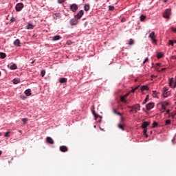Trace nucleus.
I'll return each mask as SVG.
<instances>
[{
  "mask_svg": "<svg viewBox=\"0 0 176 176\" xmlns=\"http://www.w3.org/2000/svg\"><path fill=\"white\" fill-rule=\"evenodd\" d=\"M128 108L129 109H133V111H134V112H135V113H137V112H138V111L141 110V106L140 105V104H135L132 106H128Z\"/></svg>",
  "mask_w": 176,
  "mask_h": 176,
  "instance_id": "1",
  "label": "nucleus"
},
{
  "mask_svg": "<svg viewBox=\"0 0 176 176\" xmlns=\"http://www.w3.org/2000/svg\"><path fill=\"white\" fill-rule=\"evenodd\" d=\"M24 8V4L23 3H17L15 6V10L16 12H21Z\"/></svg>",
  "mask_w": 176,
  "mask_h": 176,
  "instance_id": "2",
  "label": "nucleus"
},
{
  "mask_svg": "<svg viewBox=\"0 0 176 176\" xmlns=\"http://www.w3.org/2000/svg\"><path fill=\"white\" fill-rule=\"evenodd\" d=\"M78 9H79V6L78 4L73 3L70 5V10L71 12H73V13L77 12Z\"/></svg>",
  "mask_w": 176,
  "mask_h": 176,
  "instance_id": "3",
  "label": "nucleus"
},
{
  "mask_svg": "<svg viewBox=\"0 0 176 176\" xmlns=\"http://www.w3.org/2000/svg\"><path fill=\"white\" fill-rule=\"evenodd\" d=\"M69 24L72 26L78 25V24H79V19H76L75 17L72 18L69 21Z\"/></svg>",
  "mask_w": 176,
  "mask_h": 176,
  "instance_id": "4",
  "label": "nucleus"
},
{
  "mask_svg": "<svg viewBox=\"0 0 176 176\" xmlns=\"http://www.w3.org/2000/svg\"><path fill=\"white\" fill-rule=\"evenodd\" d=\"M148 38H150V39H151V41H153V43H154V45H156V43H157V41L155 38V32H151L149 34Z\"/></svg>",
  "mask_w": 176,
  "mask_h": 176,
  "instance_id": "5",
  "label": "nucleus"
},
{
  "mask_svg": "<svg viewBox=\"0 0 176 176\" xmlns=\"http://www.w3.org/2000/svg\"><path fill=\"white\" fill-rule=\"evenodd\" d=\"M83 14H85V12L83 11V10H81L76 15H74V17L75 19L80 20V19H82Z\"/></svg>",
  "mask_w": 176,
  "mask_h": 176,
  "instance_id": "6",
  "label": "nucleus"
},
{
  "mask_svg": "<svg viewBox=\"0 0 176 176\" xmlns=\"http://www.w3.org/2000/svg\"><path fill=\"white\" fill-rule=\"evenodd\" d=\"M170 16H171V10L168 9L166 10L163 17H164V19H170Z\"/></svg>",
  "mask_w": 176,
  "mask_h": 176,
  "instance_id": "7",
  "label": "nucleus"
},
{
  "mask_svg": "<svg viewBox=\"0 0 176 176\" xmlns=\"http://www.w3.org/2000/svg\"><path fill=\"white\" fill-rule=\"evenodd\" d=\"M146 108L147 111H151V109H153L155 108V103L153 102H151L146 104Z\"/></svg>",
  "mask_w": 176,
  "mask_h": 176,
  "instance_id": "8",
  "label": "nucleus"
},
{
  "mask_svg": "<svg viewBox=\"0 0 176 176\" xmlns=\"http://www.w3.org/2000/svg\"><path fill=\"white\" fill-rule=\"evenodd\" d=\"M91 111L92 114L94 115V116L96 120H97V119H98V118H102V116H100V115H98V114H97V113H96V111L94 110V108H91Z\"/></svg>",
  "mask_w": 176,
  "mask_h": 176,
  "instance_id": "9",
  "label": "nucleus"
},
{
  "mask_svg": "<svg viewBox=\"0 0 176 176\" xmlns=\"http://www.w3.org/2000/svg\"><path fill=\"white\" fill-rule=\"evenodd\" d=\"M8 67L10 68V69H12V71H14L17 68V65L15 63H11L8 65Z\"/></svg>",
  "mask_w": 176,
  "mask_h": 176,
  "instance_id": "10",
  "label": "nucleus"
},
{
  "mask_svg": "<svg viewBox=\"0 0 176 176\" xmlns=\"http://www.w3.org/2000/svg\"><path fill=\"white\" fill-rule=\"evenodd\" d=\"M13 45H15L16 47H20V46H21V42H20V39L16 38L14 41Z\"/></svg>",
  "mask_w": 176,
  "mask_h": 176,
  "instance_id": "11",
  "label": "nucleus"
},
{
  "mask_svg": "<svg viewBox=\"0 0 176 176\" xmlns=\"http://www.w3.org/2000/svg\"><path fill=\"white\" fill-rule=\"evenodd\" d=\"M53 17L54 20H58V19H61V13L58 12V13H54L53 14Z\"/></svg>",
  "mask_w": 176,
  "mask_h": 176,
  "instance_id": "12",
  "label": "nucleus"
},
{
  "mask_svg": "<svg viewBox=\"0 0 176 176\" xmlns=\"http://www.w3.org/2000/svg\"><path fill=\"white\" fill-rule=\"evenodd\" d=\"M46 141L48 144H50L51 145H53V144H54V140H53V139L51 137H47Z\"/></svg>",
  "mask_w": 176,
  "mask_h": 176,
  "instance_id": "13",
  "label": "nucleus"
},
{
  "mask_svg": "<svg viewBox=\"0 0 176 176\" xmlns=\"http://www.w3.org/2000/svg\"><path fill=\"white\" fill-rule=\"evenodd\" d=\"M149 124H151V122H146V121H144L142 122V129H146V127L148 126H149Z\"/></svg>",
  "mask_w": 176,
  "mask_h": 176,
  "instance_id": "14",
  "label": "nucleus"
},
{
  "mask_svg": "<svg viewBox=\"0 0 176 176\" xmlns=\"http://www.w3.org/2000/svg\"><path fill=\"white\" fill-rule=\"evenodd\" d=\"M59 149L60 152H68V147L66 146H60Z\"/></svg>",
  "mask_w": 176,
  "mask_h": 176,
  "instance_id": "15",
  "label": "nucleus"
},
{
  "mask_svg": "<svg viewBox=\"0 0 176 176\" xmlns=\"http://www.w3.org/2000/svg\"><path fill=\"white\" fill-rule=\"evenodd\" d=\"M12 82L14 85H19V83L21 82V80L19 78H16L12 80Z\"/></svg>",
  "mask_w": 176,
  "mask_h": 176,
  "instance_id": "16",
  "label": "nucleus"
},
{
  "mask_svg": "<svg viewBox=\"0 0 176 176\" xmlns=\"http://www.w3.org/2000/svg\"><path fill=\"white\" fill-rule=\"evenodd\" d=\"M25 96H27V97H30V96H31L32 94L31 93V89H28L24 91Z\"/></svg>",
  "mask_w": 176,
  "mask_h": 176,
  "instance_id": "17",
  "label": "nucleus"
},
{
  "mask_svg": "<svg viewBox=\"0 0 176 176\" xmlns=\"http://www.w3.org/2000/svg\"><path fill=\"white\" fill-rule=\"evenodd\" d=\"M84 10H85V12H89V10H90V4L89 3L85 4Z\"/></svg>",
  "mask_w": 176,
  "mask_h": 176,
  "instance_id": "18",
  "label": "nucleus"
},
{
  "mask_svg": "<svg viewBox=\"0 0 176 176\" xmlns=\"http://www.w3.org/2000/svg\"><path fill=\"white\" fill-rule=\"evenodd\" d=\"M60 39H61V36H60L59 35H56L52 38V41L54 42H56V41H60Z\"/></svg>",
  "mask_w": 176,
  "mask_h": 176,
  "instance_id": "19",
  "label": "nucleus"
},
{
  "mask_svg": "<svg viewBox=\"0 0 176 176\" xmlns=\"http://www.w3.org/2000/svg\"><path fill=\"white\" fill-rule=\"evenodd\" d=\"M59 83H67V78H60Z\"/></svg>",
  "mask_w": 176,
  "mask_h": 176,
  "instance_id": "20",
  "label": "nucleus"
},
{
  "mask_svg": "<svg viewBox=\"0 0 176 176\" xmlns=\"http://www.w3.org/2000/svg\"><path fill=\"white\" fill-rule=\"evenodd\" d=\"M26 28L27 30H34V25L32 23H28Z\"/></svg>",
  "mask_w": 176,
  "mask_h": 176,
  "instance_id": "21",
  "label": "nucleus"
},
{
  "mask_svg": "<svg viewBox=\"0 0 176 176\" xmlns=\"http://www.w3.org/2000/svg\"><path fill=\"white\" fill-rule=\"evenodd\" d=\"M0 58H1V60L6 58V54L5 52H0Z\"/></svg>",
  "mask_w": 176,
  "mask_h": 176,
  "instance_id": "22",
  "label": "nucleus"
},
{
  "mask_svg": "<svg viewBox=\"0 0 176 176\" xmlns=\"http://www.w3.org/2000/svg\"><path fill=\"white\" fill-rule=\"evenodd\" d=\"M148 100H149V95H146V98L142 102V105H145L148 102Z\"/></svg>",
  "mask_w": 176,
  "mask_h": 176,
  "instance_id": "23",
  "label": "nucleus"
},
{
  "mask_svg": "<svg viewBox=\"0 0 176 176\" xmlns=\"http://www.w3.org/2000/svg\"><path fill=\"white\" fill-rule=\"evenodd\" d=\"M134 43H135L134 39L130 38L129 41L128 43V45H129V46H133V45H134Z\"/></svg>",
  "mask_w": 176,
  "mask_h": 176,
  "instance_id": "24",
  "label": "nucleus"
},
{
  "mask_svg": "<svg viewBox=\"0 0 176 176\" xmlns=\"http://www.w3.org/2000/svg\"><path fill=\"white\" fill-rule=\"evenodd\" d=\"M157 126H159V124L157 122H155V121H154L153 123H152V129H155V127H157Z\"/></svg>",
  "mask_w": 176,
  "mask_h": 176,
  "instance_id": "25",
  "label": "nucleus"
},
{
  "mask_svg": "<svg viewBox=\"0 0 176 176\" xmlns=\"http://www.w3.org/2000/svg\"><path fill=\"white\" fill-rule=\"evenodd\" d=\"M143 133H144V134L146 138H148V133H148V129H146V128L144 129Z\"/></svg>",
  "mask_w": 176,
  "mask_h": 176,
  "instance_id": "26",
  "label": "nucleus"
},
{
  "mask_svg": "<svg viewBox=\"0 0 176 176\" xmlns=\"http://www.w3.org/2000/svg\"><path fill=\"white\" fill-rule=\"evenodd\" d=\"M153 97H155L156 98H159L157 96V91H153Z\"/></svg>",
  "mask_w": 176,
  "mask_h": 176,
  "instance_id": "27",
  "label": "nucleus"
},
{
  "mask_svg": "<svg viewBox=\"0 0 176 176\" xmlns=\"http://www.w3.org/2000/svg\"><path fill=\"white\" fill-rule=\"evenodd\" d=\"M163 96H164V98H167V97H168V96H170V92L166 91V94H164V92Z\"/></svg>",
  "mask_w": 176,
  "mask_h": 176,
  "instance_id": "28",
  "label": "nucleus"
},
{
  "mask_svg": "<svg viewBox=\"0 0 176 176\" xmlns=\"http://www.w3.org/2000/svg\"><path fill=\"white\" fill-rule=\"evenodd\" d=\"M113 112L116 114V115H118V116H122V113H119L118 111H116V109H113Z\"/></svg>",
  "mask_w": 176,
  "mask_h": 176,
  "instance_id": "29",
  "label": "nucleus"
},
{
  "mask_svg": "<svg viewBox=\"0 0 176 176\" xmlns=\"http://www.w3.org/2000/svg\"><path fill=\"white\" fill-rule=\"evenodd\" d=\"M157 58H162V57H163V53H162V52H158V53L157 54Z\"/></svg>",
  "mask_w": 176,
  "mask_h": 176,
  "instance_id": "30",
  "label": "nucleus"
},
{
  "mask_svg": "<svg viewBox=\"0 0 176 176\" xmlns=\"http://www.w3.org/2000/svg\"><path fill=\"white\" fill-rule=\"evenodd\" d=\"M118 127L120 129V130H122V131H124V126L122 124H118Z\"/></svg>",
  "mask_w": 176,
  "mask_h": 176,
  "instance_id": "31",
  "label": "nucleus"
},
{
  "mask_svg": "<svg viewBox=\"0 0 176 176\" xmlns=\"http://www.w3.org/2000/svg\"><path fill=\"white\" fill-rule=\"evenodd\" d=\"M45 74H46V70H45V69L41 70V75L42 78H43V76H45Z\"/></svg>",
  "mask_w": 176,
  "mask_h": 176,
  "instance_id": "32",
  "label": "nucleus"
},
{
  "mask_svg": "<svg viewBox=\"0 0 176 176\" xmlns=\"http://www.w3.org/2000/svg\"><path fill=\"white\" fill-rule=\"evenodd\" d=\"M146 19V16L144 14L140 15V21H144Z\"/></svg>",
  "mask_w": 176,
  "mask_h": 176,
  "instance_id": "33",
  "label": "nucleus"
},
{
  "mask_svg": "<svg viewBox=\"0 0 176 176\" xmlns=\"http://www.w3.org/2000/svg\"><path fill=\"white\" fill-rule=\"evenodd\" d=\"M168 124H171V120H166L165 121V126H167Z\"/></svg>",
  "mask_w": 176,
  "mask_h": 176,
  "instance_id": "34",
  "label": "nucleus"
},
{
  "mask_svg": "<svg viewBox=\"0 0 176 176\" xmlns=\"http://www.w3.org/2000/svg\"><path fill=\"white\" fill-rule=\"evenodd\" d=\"M121 101L125 104L127 102V100H126V98L124 96L121 97Z\"/></svg>",
  "mask_w": 176,
  "mask_h": 176,
  "instance_id": "35",
  "label": "nucleus"
},
{
  "mask_svg": "<svg viewBox=\"0 0 176 176\" xmlns=\"http://www.w3.org/2000/svg\"><path fill=\"white\" fill-rule=\"evenodd\" d=\"M141 90H142V91H143V90H148V87L143 85L141 87Z\"/></svg>",
  "mask_w": 176,
  "mask_h": 176,
  "instance_id": "36",
  "label": "nucleus"
},
{
  "mask_svg": "<svg viewBox=\"0 0 176 176\" xmlns=\"http://www.w3.org/2000/svg\"><path fill=\"white\" fill-rule=\"evenodd\" d=\"M9 134H10V131L6 132L4 137H6L7 138H9Z\"/></svg>",
  "mask_w": 176,
  "mask_h": 176,
  "instance_id": "37",
  "label": "nucleus"
},
{
  "mask_svg": "<svg viewBox=\"0 0 176 176\" xmlns=\"http://www.w3.org/2000/svg\"><path fill=\"white\" fill-rule=\"evenodd\" d=\"M163 90H164V94H166V93H167V91H168V89H167L166 87H164Z\"/></svg>",
  "mask_w": 176,
  "mask_h": 176,
  "instance_id": "38",
  "label": "nucleus"
},
{
  "mask_svg": "<svg viewBox=\"0 0 176 176\" xmlns=\"http://www.w3.org/2000/svg\"><path fill=\"white\" fill-rule=\"evenodd\" d=\"M115 7L113 6H109V10H113Z\"/></svg>",
  "mask_w": 176,
  "mask_h": 176,
  "instance_id": "39",
  "label": "nucleus"
},
{
  "mask_svg": "<svg viewBox=\"0 0 176 176\" xmlns=\"http://www.w3.org/2000/svg\"><path fill=\"white\" fill-rule=\"evenodd\" d=\"M64 2H65V0H58V3H59L60 5L64 3Z\"/></svg>",
  "mask_w": 176,
  "mask_h": 176,
  "instance_id": "40",
  "label": "nucleus"
},
{
  "mask_svg": "<svg viewBox=\"0 0 176 176\" xmlns=\"http://www.w3.org/2000/svg\"><path fill=\"white\" fill-rule=\"evenodd\" d=\"M10 21H11V23H14V21H16V18H14V16H12V17L10 19Z\"/></svg>",
  "mask_w": 176,
  "mask_h": 176,
  "instance_id": "41",
  "label": "nucleus"
},
{
  "mask_svg": "<svg viewBox=\"0 0 176 176\" xmlns=\"http://www.w3.org/2000/svg\"><path fill=\"white\" fill-rule=\"evenodd\" d=\"M28 118H22V122L25 124L28 122Z\"/></svg>",
  "mask_w": 176,
  "mask_h": 176,
  "instance_id": "42",
  "label": "nucleus"
},
{
  "mask_svg": "<svg viewBox=\"0 0 176 176\" xmlns=\"http://www.w3.org/2000/svg\"><path fill=\"white\" fill-rule=\"evenodd\" d=\"M169 45H170V46H174V41L170 40L169 41Z\"/></svg>",
  "mask_w": 176,
  "mask_h": 176,
  "instance_id": "43",
  "label": "nucleus"
},
{
  "mask_svg": "<svg viewBox=\"0 0 176 176\" xmlns=\"http://www.w3.org/2000/svg\"><path fill=\"white\" fill-rule=\"evenodd\" d=\"M30 64H34V63H35V60L30 59Z\"/></svg>",
  "mask_w": 176,
  "mask_h": 176,
  "instance_id": "44",
  "label": "nucleus"
},
{
  "mask_svg": "<svg viewBox=\"0 0 176 176\" xmlns=\"http://www.w3.org/2000/svg\"><path fill=\"white\" fill-rule=\"evenodd\" d=\"M148 58L146 57V58L144 59V60L143 61V64H145V63H146V61H148Z\"/></svg>",
  "mask_w": 176,
  "mask_h": 176,
  "instance_id": "45",
  "label": "nucleus"
},
{
  "mask_svg": "<svg viewBox=\"0 0 176 176\" xmlns=\"http://www.w3.org/2000/svg\"><path fill=\"white\" fill-rule=\"evenodd\" d=\"M162 109H166V105L162 104Z\"/></svg>",
  "mask_w": 176,
  "mask_h": 176,
  "instance_id": "46",
  "label": "nucleus"
},
{
  "mask_svg": "<svg viewBox=\"0 0 176 176\" xmlns=\"http://www.w3.org/2000/svg\"><path fill=\"white\" fill-rule=\"evenodd\" d=\"M130 93H135V91L134 88L132 89L130 91Z\"/></svg>",
  "mask_w": 176,
  "mask_h": 176,
  "instance_id": "47",
  "label": "nucleus"
},
{
  "mask_svg": "<svg viewBox=\"0 0 176 176\" xmlns=\"http://www.w3.org/2000/svg\"><path fill=\"white\" fill-rule=\"evenodd\" d=\"M140 87V86H137L135 87V88H133V89L135 91V90H138V88Z\"/></svg>",
  "mask_w": 176,
  "mask_h": 176,
  "instance_id": "48",
  "label": "nucleus"
},
{
  "mask_svg": "<svg viewBox=\"0 0 176 176\" xmlns=\"http://www.w3.org/2000/svg\"><path fill=\"white\" fill-rule=\"evenodd\" d=\"M102 118H100V119L98 120V123H101Z\"/></svg>",
  "mask_w": 176,
  "mask_h": 176,
  "instance_id": "49",
  "label": "nucleus"
},
{
  "mask_svg": "<svg viewBox=\"0 0 176 176\" xmlns=\"http://www.w3.org/2000/svg\"><path fill=\"white\" fill-rule=\"evenodd\" d=\"M36 36H37L36 34H34L32 37V38H36Z\"/></svg>",
  "mask_w": 176,
  "mask_h": 176,
  "instance_id": "50",
  "label": "nucleus"
},
{
  "mask_svg": "<svg viewBox=\"0 0 176 176\" xmlns=\"http://www.w3.org/2000/svg\"><path fill=\"white\" fill-rule=\"evenodd\" d=\"M129 94H130L129 93H127V94H126L124 96H123L125 98H126V97H128V96H129Z\"/></svg>",
  "mask_w": 176,
  "mask_h": 176,
  "instance_id": "51",
  "label": "nucleus"
},
{
  "mask_svg": "<svg viewBox=\"0 0 176 176\" xmlns=\"http://www.w3.org/2000/svg\"><path fill=\"white\" fill-rule=\"evenodd\" d=\"M162 71H166V68H162L161 70L159 71V72H162Z\"/></svg>",
  "mask_w": 176,
  "mask_h": 176,
  "instance_id": "52",
  "label": "nucleus"
},
{
  "mask_svg": "<svg viewBox=\"0 0 176 176\" xmlns=\"http://www.w3.org/2000/svg\"><path fill=\"white\" fill-rule=\"evenodd\" d=\"M130 113H133V112H134V109H131V110H129Z\"/></svg>",
  "mask_w": 176,
  "mask_h": 176,
  "instance_id": "53",
  "label": "nucleus"
},
{
  "mask_svg": "<svg viewBox=\"0 0 176 176\" xmlns=\"http://www.w3.org/2000/svg\"><path fill=\"white\" fill-rule=\"evenodd\" d=\"M166 113L167 114L170 113V109H167V110L166 111Z\"/></svg>",
  "mask_w": 176,
  "mask_h": 176,
  "instance_id": "54",
  "label": "nucleus"
},
{
  "mask_svg": "<svg viewBox=\"0 0 176 176\" xmlns=\"http://www.w3.org/2000/svg\"><path fill=\"white\" fill-rule=\"evenodd\" d=\"M120 122H124V118H121Z\"/></svg>",
  "mask_w": 176,
  "mask_h": 176,
  "instance_id": "55",
  "label": "nucleus"
},
{
  "mask_svg": "<svg viewBox=\"0 0 176 176\" xmlns=\"http://www.w3.org/2000/svg\"><path fill=\"white\" fill-rule=\"evenodd\" d=\"M157 67H160V63H156Z\"/></svg>",
  "mask_w": 176,
  "mask_h": 176,
  "instance_id": "56",
  "label": "nucleus"
},
{
  "mask_svg": "<svg viewBox=\"0 0 176 176\" xmlns=\"http://www.w3.org/2000/svg\"><path fill=\"white\" fill-rule=\"evenodd\" d=\"M171 118H172V119H174V118H175V115H172Z\"/></svg>",
  "mask_w": 176,
  "mask_h": 176,
  "instance_id": "57",
  "label": "nucleus"
},
{
  "mask_svg": "<svg viewBox=\"0 0 176 176\" xmlns=\"http://www.w3.org/2000/svg\"><path fill=\"white\" fill-rule=\"evenodd\" d=\"M22 100H25V96H21Z\"/></svg>",
  "mask_w": 176,
  "mask_h": 176,
  "instance_id": "58",
  "label": "nucleus"
},
{
  "mask_svg": "<svg viewBox=\"0 0 176 176\" xmlns=\"http://www.w3.org/2000/svg\"><path fill=\"white\" fill-rule=\"evenodd\" d=\"M87 24H88L87 22H85V24H84L85 27H86V25H87Z\"/></svg>",
  "mask_w": 176,
  "mask_h": 176,
  "instance_id": "59",
  "label": "nucleus"
},
{
  "mask_svg": "<svg viewBox=\"0 0 176 176\" xmlns=\"http://www.w3.org/2000/svg\"><path fill=\"white\" fill-rule=\"evenodd\" d=\"M100 130H101L102 131H104V129L100 127Z\"/></svg>",
  "mask_w": 176,
  "mask_h": 176,
  "instance_id": "60",
  "label": "nucleus"
},
{
  "mask_svg": "<svg viewBox=\"0 0 176 176\" xmlns=\"http://www.w3.org/2000/svg\"><path fill=\"white\" fill-rule=\"evenodd\" d=\"M163 2L166 3L167 2V0H163Z\"/></svg>",
  "mask_w": 176,
  "mask_h": 176,
  "instance_id": "61",
  "label": "nucleus"
},
{
  "mask_svg": "<svg viewBox=\"0 0 176 176\" xmlns=\"http://www.w3.org/2000/svg\"><path fill=\"white\" fill-rule=\"evenodd\" d=\"M2 155V151H0V156Z\"/></svg>",
  "mask_w": 176,
  "mask_h": 176,
  "instance_id": "62",
  "label": "nucleus"
},
{
  "mask_svg": "<svg viewBox=\"0 0 176 176\" xmlns=\"http://www.w3.org/2000/svg\"><path fill=\"white\" fill-rule=\"evenodd\" d=\"M168 104H169L168 102H166V105H168Z\"/></svg>",
  "mask_w": 176,
  "mask_h": 176,
  "instance_id": "63",
  "label": "nucleus"
},
{
  "mask_svg": "<svg viewBox=\"0 0 176 176\" xmlns=\"http://www.w3.org/2000/svg\"><path fill=\"white\" fill-rule=\"evenodd\" d=\"M150 133L152 134V131H150Z\"/></svg>",
  "mask_w": 176,
  "mask_h": 176,
  "instance_id": "64",
  "label": "nucleus"
}]
</instances>
